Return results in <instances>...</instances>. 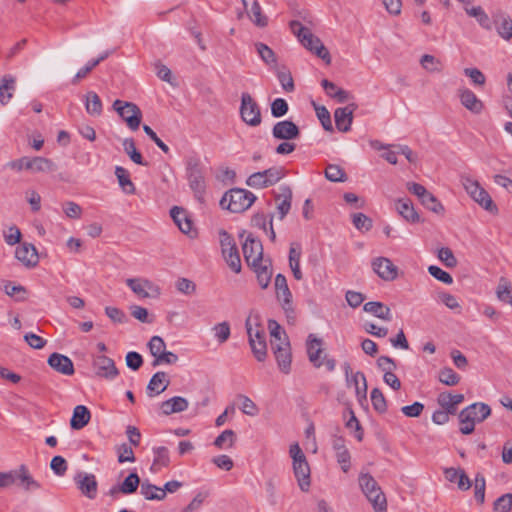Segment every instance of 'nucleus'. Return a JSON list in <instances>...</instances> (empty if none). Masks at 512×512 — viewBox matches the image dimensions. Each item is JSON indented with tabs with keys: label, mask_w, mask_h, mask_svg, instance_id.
Returning a JSON list of instances; mask_svg holds the SVG:
<instances>
[{
	"label": "nucleus",
	"mask_w": 512,
	"mask_h": 512,
	"mask_svg": "<svg viewBox=\"0 0 512 512\" xmlns=\"http://www.w3.org/2000/svg\"><path fill=\"white\" fill-rule=\"evenodd\" d=\"M396 210L407 222L412 224L420 222V216L410 199H399L396 202Z\"/></svg>",
	"instance_id": "nucleus-28"
},
{
	"label": "nucleus",
	"mask_w": 512,
	"mask_h": 512,
	"mask_svg": "<svg viewBox=\"0 0 512 512\" xmlns=\"http://www.w3.org/2000/svg\"><path fill=\"white\" fill-rule=\"evenodd\" d=\"M243 255L245 262L250 267H256L260 262H264L263 259V246L259 239L255 238L252 234H249L243 245Z\"/></svg>",
	"instance_id": "nucleus-14"
},
{
	"label": "nucleus",
	"mask_w": 512,
	"mask_h": 512,
	"mask_svg": "<svg viewBox=\"0 0 512 512\" xmlns=\"http://www.w3.org/2000/svg\"><path fill=\"white\" fill-rule=\"evenodd\" d=\"M359 486L372 504L375 512H387V500L377 481L369 473H361L358 478Z\"/></svg>",
	"instance_id": "nucleus-4"
},
{
	"label": "nucleus",
	"mask_w": 512,
	"mask_h": 512,
	"mask_svg": "<svg viewBox=\"0 0 512 512\" xmlns=\"http://www.w3.org/2000/svg\"><path fill=\"white\" fill-rule=\"evenodd\" d=\"M256 51L261 60L267 65H275L277 57L274 51L264 43L258 42L255 44Z\"/></svg>",
	"instance_id": "nucleus-49"
},
{
	"label": "nucleus",
	"mask_w": 512,
	"mask_h": 512,
	"mask_svg": "<svg viewBox=\"0 0 512 512\" xmlns=\"http://www.w3.org/2000/svg\"><path fill=\"white\" fill-rule=\"evenodd\" d=\"M485 486V477L477 473L475 476L474 497L479 504H483L485 501Z\"/></svg>",
	"instance_id": "nucleus-58"
},
{
	"label": "nucleus",
	"mask_w": 512,
	"mask_h": 512,
	"mask_svg": "<svg viewBox=\"0 0 512 512\" xmlns=\"http://www.w3.org/2000/svg\"><path fill=\"white\" fill-rule=\"evenodd\" d=\"M123 148L125 153L130 157V159L138 164L147 166L148 162L143 160L142 154L136 149L135 142L132 138H126L123 141Z\"/></svg>",
	"instance_id": "nucleus-44"
},
{
	"label": "nucleus",
	"mask_w": 512,
	"mask_h": 512,
	"mask_svg": "<svg viewBox=\"0 0 512 512\" xmlns=\"http://www.w3.org/2000/svg\"><path fill=\"white\" fill-rule=\"evenodd\" d=\"M91 418L89 409L84 405H78L74 408L70 426L72 429L80 430L85 427Z\"/></svg>",
	"instance_id": "nucleus-32"
},
{
	"label": "nucleus",
	"mask_w": 512,
	"mask_h": 512,
	"mask_svg": "<svg viewBox=\"0 0 512 512\" xmlns=\"http://www.w3.org/2000/svg\"><path fill=\"white\" fill-rule=\"evenodd\" d=\"M16 79L12 75H4L0 83V103L6 105L15 91Z\"/></svg>",
	"instance_id": "nucleus-37"
},
{
	"label": "nucleus",
	"mask_w": 512,
	"mask_h": 512,
	"mask_svg": "<svg viewBox=\"0 0 512 512\" xmlns=\"http://www.w3.org/2000/svg\"><path fill=\"white\" fill-rule=\"evenodd\" d=\"M272 135L276 139L289 141L298 138L300 130L294 122L283 120L274 125Z\"/></svg>",
	"instance_id": "nucleus-18"
},
{
	"label": "nucleus",
	"mask_w": 512,
	"mask_h": 512,
	"mask_svg": "<svg viewBox=\"0 0 512 512\" xmlns=\"http://www.w3.org/2000/svg\"><path fill=\"white\" fill-rule=\"evenodd\" d=\"M212 330L214 331L215 338L220 344L225 343L231 335L230 324L227 321L216 324Z\"/></svg>",
	"instance_id": "nucleus-57"
},
{
	"label": "nucleus",
	"mask_w": 512,
	"mask_h": 512,
	"mask_svg": "<svg viewBox=\"0 0 512 512\" xmlns=\"http://www.w3.org/2000/svg\"><path fill=\"white\" fill-rule=\"evenodd\" d=\"M373 271L384 281H393L398 276V268L386 257H377L372 261Z\"/></svg>",
	"instance_id": "nucleus-16"
},
{
	"label": "nucleus",
	"mask_w": 512,
	"mask_h": 512,
	"mask_svg": "<svg viewBox=\"0 0 512 512\" xmlns=\"http://www.w3.org/2000/svg\"><path fill=\"white\" fill-rule=\"evenodd\" d=\"M154 460L152 467H167L170 464L169 450L164 446L153 448Z\"/></svg>",
	"instance_id": "nucleus-52"
},
{
	"label": "nucleus",
	"mask_w": 512,
	"mask_h": 512,
	"mask_svg": "<svg viewBox=\"0 0 512 512\" xmlns=\"http://www.w3.org/2000/svg\"><path fill=\"white\" fill-rule=\"evenodd\" d=\"M461 183L470 197L483 209L493 214L498 212V208L493 202L491 196L477 180H474L469 176H462Z\"/></svg>",
	"instance_id": "nucleus-6"
},
{
	"label": "nucleus",
	"mask_w": 512,
	"mask_h": 512,
	"mask_svg": "<svg viewBox=\"0 0 512 512\" xmlns=\"http://www.w3.org/2000/svg\"><path fill=\"white\" fill-rule=\"evenodd\" d=\"M257 329L254 330L251 323V318L248 317L245 322V327L248 335V342L251 347L254 357L263 362L267 356V344L265 339V331L256 323Z\"/></svg>",
	"instance_id": "nucleus-9"
},
{
	"label": "nucleus",
	"mask_w": 512,
	"mask_h": 512,
	"mask_svg": "<svg viewBox=\"0 0 512 512\" xmlns=\"http://www.w3.org/2000/svg\"><path fill=\"white\" fill-rule=\"evenodd\" d=\"M240 115L249 126L256 127L261 124L260 107L248 92L241 95Z\"/></svg>",
	"instance_id": "nucleus-12"
},
{
	"label": "nucleus",
	"mask_w": 512,
	"mask_h": 512,
	"mask_svg": "<svg viewBox=\"0 0 512 512\" xmlns=\"http://www.w3.org/2000/svg\"><path fill=\"white\" fill-rule=\"evenodd\" d=\"M465 409L469 411V416L475 424L483 422L491 415L490 406L482 402L473 403Z\"/></svg>",
	"instance_id": "nucleus-36"
},
{
	"label": "nucleus",
	"mask_w": 512,
	"mask_h": 512,
	"mask_svg": "<svg viewBox=\"0 0 512 512\" xmlns=\"http://www.w3.org/2000/svg\"><path fill=\"white\" fill-rule=\"evenodd\" d=\"M93 366L96 375L99 377H104L111 380L119 374L114 361L105 355L97 356L93 361Z\"/></svg>",
	"instance_id": "nucleus-19"
},
{
	"label": "nucleus",
	"mask_w": 512,
	"mask_h": 512,
	"mask_svg": "<svg viewBox=\"0 0 512 512\" xmlns=\"http://www.w3.org/2000/svg\"><path fill=\"white\" fill-rule=\"evenodd\" d=\"M7 168L20 172L30 170L32 172H54L57 169L55 163L45 157H21L6 164Z\"/></svg>",
	"instance_id": "nucleus-7"
},
{
	"label": "nucleus",
	"mask_w": 512,
	"mask_h": 512,
	"mask_svg": "<svg viewBox=\"0 0 512 512\" xmlns=\"http://www.w3.org/2000/svg\"><path fill=\"white\" fill-rule=\"evenodd\" d=\"M333 449L336 452V458L342 470L347 472L350 468V453L345 446V440L342 437H334Z\"/></svg>",
	"instance_id": "nucleus-29"
},
{
	"label": "nucleus",
	"mask_w": 512,
	"mask_h": 512,
	"mask_svg": "<svg viewBox=\"0 0 512 512\" xmlns=\"http://www.w3.org/2000/svg\"><path fill=\"white\" fill-rule=\"evenodd\" d=\"M460 100L462 105L475 114H479L483 109L482 101L469 89L460 90Z\"/></svg>",
	"instance_id": "nucleus-30"
},
{
	"label": "nucleus",
	"mask_w": 512,
	"mask_h": 512,
	"mask_svg": "<svg viewBox=\"0 0 512 512\" xmlns=\"http://www.w3.org/2000/svg\"><path fill=\"white\" fill-rule=\"evenodd\" d=\"M363 309L365 312L385 321L392 320V313L388 306L378 301H370L364 304Z\"/></svg>",
	"instance_id": "nucleus-33"
},
{
	"label": "nucleus",
	"mask_w": 512,
	"mask_h": 512,
	"mask_svg": "<svg viewBox=\"0 0 512 512\" xmlns=\"http://www.w3.org/2000/svg\"><path fill=\"white\" fill-rule=\"evenodd\" d=\"M219 236L222 255L227 265L233 272L240 273L242 268L241 259L235 240L225 230H221Z\"/></svg>",
	"instance_id": "nucleus-10"
},
{
	"label": "nucleus",
	"mask_w": 512,
	"mask_h": 512,
	"mask_svg": "<svg viewBox=\"0 0 512 512\" xmlns=\"http://www.w3.org/2000/svg\"><path fill=\"white\" fill-rule=\"evenodd\" d=\"M512 509V493H506L494 502L495 512H509Z\"/></svg>",
	"instance_id": "nucleus-61"
},
{
	"label": "nucleus",
	"mask_w": 512,
	"mask_h": 512,
	"mask_svg": "<svg viewBox=\"0 0 512 512\" xmlns=\"http://www.w3.org/2000/svg\"><path fill=\"white\" fill-rule=\"evenodd\" d=\"M458 417L460 422V432L464 435L472 434L475 430V423L469 416V411L467 409L461 410Z\"/></svg>",
	"instance_id": "nucleus-54"
},
{
	"label": "nucleus",
	"mask_w": 512,
	"mask_h": 512,
	"mask_svg": "<svg viewBox=\"0 0 512 512\" xmlns=\"http://www.w3.org/2000/svg\"><path fill=\"white\" fill-rule=\"evenodd\" d=\"M113 108L131 130H137L139 128L142 112L136 104L117 99L113 103Z\"/></svg>",
	"instance_id": "nucleus-11"
},
{
	"label": "nucleus",
	"mask_w": 512,
	"mask_h": 512,
	"mask_svg": "<svg viewBox=\"0 0 512 512\" xmlns=\"http://www.w3.org/2000/svg\"><path fill=\"white\" fill-rule=\"evenodd\" d=\"M277 78L283 88L286 92H293L295 89L294 81L292 78V75L290 71H288L286 68L280 69L277 72Z\"/></svg>",
	"instance_id": "nucleus-59"
},
{
	"label": "nucleus",
	"mask_w": 512,
	"mask_h": 512,
	"mask_svg": "<svg viewBox=\"0 0 512 512\" xmlns=\"http://www.w3.org/2000/svg\"><path fill=\"white\" fill-rule=\"evenodd\" d=\"M421 204L432 211L433 213L443 215L444 214V206L442 203L429 191L420 199Z\"/></svg>",
	"instance_id": "nucleus-47"
},
{
	"label": "nucleus",
	"mask_w": 512,
	"mask_h": 512,
	"mask_svg": "<svg viewBox=\"0 0 512 512\" xmlns=\"http://www.w3.org/2000/svg\"><path fill=\"white\" fill-rule=\"evenodd\" d=\"M355 386L356 395L358 397H366L367 394V382L366 377L362 372H356L352 375L351 379L347 380Z\"/></svg>",
	"instance_id": "nucleus-53"
},
{
	"label": "nucleus",
	"mask_w": 512,
	"mask_h": 512,
	"mask_svg": "<svg viewBox=\"0 0 512 512\" xmlns=\"http://www.w3.org/2000/svg\"><path fill=\"white\" fill-rule=\"evenodd\" d=\"M325 177L331 182H345L347 174L340 166L328 164L325 169Z\"/></svg>",
	"instance_id": "nucleus-51"
},
{
	"label": "nucleus",
	"mask_w": 512,
	"mask_h": 512,
	"mask_svg": "<svg viewBox=\"0 0 512 512\" xmlns=\"http://www.w3.org/2000/svg\"><path fill=\"white\" fill-rule=\"evenodd\" d=\"M48 364L55 371L63 375L70 376L75 372L72 360L60 353H52L48 358Z\"/></svg>",
	"instance_id": "nucleus-23"
},
{
	"label": "nucleus",
	"mask_w": 512,
	"mask_h": 512,
	"mask_svg": "<svg viewBox=\"0 0 512 512\" xmlns=\"http://www.w3.org/2000/svg\"><path fill=\"white\" fill-rule=\"evenodd\" d=\"M170 215L182 233L187 234L190 237H193L196 234L192 229V221L183 208L174 206L170 210Z\"/></svg>",
	"instance_id": "nucleus-26"
},
{
	"label": "nucleus",
	"mask_w": 512,
	"mask_h": 512,
	"mask_svg": "<svg viewBox=\"0 0 512 512\" xmlns=\"http://www.w3.org/2000/svg\"><path fill=\"white\" fill-rule=\"evenodd\" d=\"M262 173L265 177V180L268 182L269 186L277 183L284 177V170L283 168L280 167H271L269 169L262 171Z\"/></svg>",
	"instance_id": "nucleus-63"
},
{
	"label": "nucleus",
	"mask_w": 512,
	"mask_h": 512,
	"mask_svg": "<svg viewBox=\"0 0 512 512\" xmlns=\"http://www.w3.org/2000/svg\"><path fill=\"white\" fill-rule=\"evenodd\" d=\"M140 484V478L137 473H130L124 481L119 485V489L121 493L124 495H129L136 492L138 486Z\"/></svg>",
	"instance_id": "nucleus-48"
},
{
	"label": "nucleus",
	"mask_w": 512,
	"mask_h": 512,
	"mask_svg": "<svg viewBox=\"0 0 512 512\" xmlns=\"http://www.w3.org/2000/svg\"><path fill=\"white\" fill-rule=\"evenodd\" d=\"M8 474L12 475L13 484L18 483L25 491H33L41 487L40 483L31 476L25 465H21L17 470L9 471Z\"/></svg>",
	"instance_id": "nucleus-17"
},
{
	"label": "nucleus",
	"mask_w": 512,
	"mask_h": 512,
	"mask_svg": "<svg viewBox=\"0 0 512 512\" xmlns=\"http://www.w3.org/2000/svg\"><path fill=\"white\" fill-rule=\"evenodd\" d=\"M236 441V434L231 429L224 430L215 440L214 445L219 448H231Z\"/></svg>",
	"instance_id": "nucleus-50"
},
{
	"label": "nucleus",
	"mask_w": 512,
	"mask_h": 512,
	"mask_svg": "<svg viewBox=\"0 0 512 512\" xmlns=\"http://www.w3.org/2000/svg\"><path fill=\"white\" fill-rule=\"evenodd\" d=\"M465 11L470 17H474L482 28L491 30V20L481 6L465 8Z\"/></svg>",
	"instance_id": "nucleus-43"
},
{
	"label": "nucleus",
	"mask_w": 512,
	"mask_h": 512,
	"mask_svg": "<svg viewBox=\"0 0 512 512\" xmlns=\"http://www.w3.org/2000/svg\"><path fill=\"white\" fill-rule=\"evenodd\" d=\"M188 400L184 397L175 396L161 403L162 413L170 415L173 413L183 412L188 408Z\"/></svg>",
	"instance_id": "nucleus-31"
},
{
	"label": "nucleus",
	"mask_w": 512,
	"mask_h": 512,
	"mask_svg": "<svg viewBox=\"0 0 512 512\" xmlns=\"http://www.w3.org/2000/svg\"><path fill=\"white\" fill-rule=\"evenodd\" d=\"M85 108L87 113L92 116H99L102 113V102L95 92L87 93Z\"/></svg>",
	"instance_id": "nucleus-45"
},
{
	"label": "nucleus",
	"mask_w": 512,
	"mask_h": 512,
	"mask_svg": "<svg viewBox=\"0 0 512 512\" xmlns=\"http://www.w3.org/2000/svg\"><path fill=\"white\" fill-rule=\"evenodd\" d=\"M438 258L448 268H454L457 265V259L454 256L452 250L448 247H442L438 251Z\"/></svg>",
	"instance_id": "nucleus-64"
},
{
	"label": "nucleus",
	"mask_w": 512,
	"mask_h": 512,
	"mask_svg": "<svg viewBox=\"0 0 512 512\" xmlns=\"http://www.w3.org/2000/svg\"><path fill=\"white\" fill-rule=\"evenodd\" d=\"M256 200V196L242 188H232L220 200V206L232 213H241L249 209Z\"/></svg>",
	"instance_id": "nucleus-3"
},
{
	"label": "nucleus",
	"mask_w": 512,
	"mask_h": 512,
	"mask_svg": "<svg viewBox=\"0 0 512 512\" xmlns=\"http://www.w3.org/2000/svg\"><path fill=\"white\" fill-rule=\"evenodd\" d=\"M357 108L356 104H350L346 107L337 108L334 112L336 127L339 131L348 132L353 120V112Z\"/></svg>",
	"instance_id": "nucleus-24"
},
{
	"label": "nucleus",
	"mask_w": 512,
	"mask_h": 512,
	"mask_svg": "<svg viewBox=\"0 0 512 512\" xmlns=\"http://www.w3.org/2000/svg\"><path fill=\"white\" fill-rule=\"evenodd\" d=\"M271 349L276 358L279 369L288 374L291 370L292 354L289 339L283 332V339L280 343L271 341Z\"/></svg>",
	"instance_id": "nucleus-13"
},
{
	"label": "nucleus",
	"mask_w": 512,
	"mask_h": 512,
	"mask_svg": "<svg viewBox=\"0 0 512 512\" xmlns=\"http://www.w3.org/2000/svg\"><path fill=\"white\" fill-rule=\"evenodd\" d=\"M206 168L197 156L186 159V177L189 187L194 192L198 201L203 202L206 190Z\"/></svg>",
	"instance_id": "nucleus-2"
},
{
	"label": "nucleus",
	"mask_w": 512,
	"mask_h": 512,
	"mask_svg": "<svg viewBox=\"0 0 512 512\" xmlns=\"http://www.w3.org/2000/svg\"><path fill=\"white\" fill-rule=\"evenodd\" d=\"M242 3L247 10L249 18L253 21V23L258 27H265L268 24V19L265 15L262 14L261 7L256 0H253L251 9H247V0H242Z\"/></svg>",
	"instance_id": "nucleus-39"
},
{
	"label": "nucleus",
	"mask_w": 512,
	"mask_h": 512,
	"mask_svg": "<svg viewBox=\"0 0 512 512\" xmlns=\"http://www.w3.org/2000/svg\"><path fill=\"white\" fill-rule=\"evenodd\" d=\"M115 175L118 179L120 187L126 194H135L136 188L130 179L128 170L121 166H116Z\"/></svg>",
	"instance_id": "nucleus-41"
},
{
	"label": "nucleus",
	"mask_w": 512,
	"mask_h": 512,
	"mask_svg": "<svg viewBox=\"0 0 512 512\" xmlns=\"http://www.w3.org/2000/svg\"><path fill=\"white\" fill-rule=\"evenodd\" d=\"M275 201L277 204V211L279 219L283 220L289 213L292 201V190L287 185H282L278 188V192H274Z\"/></svg>",
	"instance_id": "nucleus-20"
},
{
	"label": "nucleus",
	"mask_w": 512,
	"mask_h": 512,
	"mask_svg": "<svg viewBox=\"0 0 512 512\" xmlns=\"http://www.w3.org/2000/svg\"><path fill=\"white\" fill-rule=\"evenodd\" d=\"M322 339L316 337L314 334H309L306 341V348L309 361L316 367L319 368L323 365L320 356L323 353Z\"/></svg>",
	"instance_id": "nucleus-25"
},
{
	"label": "nucleus",
	"mask_w": 512,
	"mask_h": 512,
	"mask_svg": "<svg viewBox=\"0 0 512 512\" xmlns=\"http://www.w3.org/2000/svg\"><path fill=\"white\" fill-rule=\"evenodd\" d=\"M127 286L140 298L150 297V291L159 293V289L150 280L143 278H129Z\"/></svg>",
	"instance_id": "nucleus-21"
},
{
	"label": "nucleus",
	"mask_w": 512,
	"mask_h": 512,
	"mask_svg": "<svg viewBox=\"0 0 512 512\" xmlns=\"http://www.w3.org/2000/svg\"><path fill=\"white\" fill-rule=\"evenodd\" d=\"M316 111V115L320 120L323 128L327 131L332 130L331 116L329 111L324 106H319L315 102L312 103Z\"/></svg>",
	"instance_id": "nucleus-60"
},
{
	"label": "nucleus",
	"mask_w": 512,
	"mask_h": 512,
	"mask_svg": "<svg viewBox=\"0 0 512 512\" xmlns=\"http://www.w3.org/2000/svg\"><path fill=\"white\" fill-rule=\"evenodd\" d=\"M74 481L80 492L88 499H95L98 491V483L94 474L78 472Z\"/></svg>",
	"instance_id": "nucleus-15"
},
{
	"label": "nucleus",
	"mask_w": 512,
	"mask_h": 512,
	"mask_svg": "<svg viewBox=\"0 0 512 512\" xmlns=\"http://www.w3.org/2000/svg\"><path fill=\"white\" fill-rule=\"evenodd\" d=\"M301 246L298 243H292L289 249V266L296 280H301L303 274L300 269Z\"/></svg>",
	"instance_id": "nucleus-35"
},
{
	"label": "nucleus",
	"mask_w": 512,
	"mask_h": 512,
	"mask_svg": "<svg viewBox=\"0 0 512 512\" xmlns=\"http://www.w3.org/2000/svg\"><path fill=\"white\" fill-rule=\"evenodd\" d=\"M289 454L293 460V471L297 479L299 488L303 492H307L310 488V467L306 456L301 450L298 443L290 446Z\"/></svg>",
	"instance_id": "nucleus-5"
},
{
	"label": "nucleus",
	"mask_w": 512,
	"mask_h": 512,
	"mask_svg": "<svg viewBox=\"0 0 512 512\" xmlns=\"http://www.w3.org/2000/svg\"><path fill=\"white\" fill-rule=\"evenodd\" d=\"M270 261L260 262L256 267H252L257 275L258 284L261 288L266 289L271 281L272 271L269 268Z\"/></svg>",
	"instance_id": "nucleus-40"
},
{
	"label": "nucleus",
	"mask_w": 512,
	"mask_h": 512,
	"mask_svg": "<svg viewBox=\"0 0 512 512\" xmlns=\"http://www.w3.org/2000/svg\"><path fill=\"white\" fill-rule=\"evenodd\" d=\"M167 374L163 371L156 372L147 385V395L153 397L164 392L169 386Z\"/></svg>",
	"instance_id": "nucleus-27"
},
{
	"label": "nucleus",
	"mask_w": 512,
	"mask_h": 512,
	"mask_svg": "<svg viewBox=\"0 0 512 512\" xmlns=\"http://www.w3.org/2000/svg\"><path fill=\"white\" fill-rule=\"evenodd\" d=\"M371 402L373 408L379 413L387 411V402L385 396L379 388H374L371 391Z\"/></svg>",
	"instance_id": "nucleus-55"
},
{
	"label": "nucleus",
	"mask_w": 512,
	"mask_h": 512,
	"mask_svg": "<svg viewBox=\"0 0 512 512\" xmlns=\"http://www.w3.org/2000/svg\"><path fill=\"white\" fill-rule=\"evenodd\" d=\"M16 258L26 267H34L38 264L39 257L33 244L23 243L16 248Z\"/></svg>",
	"instance_id": "nucleus-22"
},
{
	"label": "nucleus",
	"mask_w": 512,
	"mask_h": 512,
	"mask_svg": "<svg viewBox=\"0 0 512 512\" xmlns=\"http://www.w3.org/2000/svg\"><path fill=\"white\" fill-rule=\"evenodd\" d=\"M439 381L448 386H455L460 381V376L450 367H445L439 372Z\"/></svg>",
	"instance_id": "nucleus-56"
},
{
	"label": "nucleus",
	"mask_w": 512,
	"mask_h": 512,
	"mask_svg": "<svg viewBox=\"0 0 512 512\" xmlns=\"http://www.w3.org/2000/svg\"><path fill=\"white\" fill-rule=\"evenodd\" d=\"M276 298L286 315L287 321L293 324L296 320V313L293 306L292 293L288 287L286 277L283 274H277L275 277Z\"/></svg>",
	"instance_id": "nucleus-8"
},
{
	"label": "nucleus",
	"mask_w": 512,
	"mask_h": 512,
	"mask_svg": "<svg viewBox=\"0 0 512 512\" xmlns=\"http://www.w3.org/2000/svg\"><path fill=\"white\" fill-rule=\"evenodd\" d=\"M352 223L358 230L369 231L372 228V220L363 213L353 214Z\"/></svg>",
	"instance_id": "nucleus-62"
},
{
	"label": "nucleus",
	"mask_w": 512,
	"mask_h": 512,
	"mask_svg": "<svg viewBox=\"0 0 512 512\" xmlns=\"http://www.w3.org/2000/svg\"><path fill=\"white\" fill-rule=\"evenodd\" d=\"M496 294L500 301L508 303L512 306V286L506 278H500Z\"/></svg>",
	"instance_id": "nucleus-46"
},
{
	"label": "nucleus",
	"mask_w": 512,
	"mask_h": 512,
	"mask_svg": "<svg viewBox=\"0 0 512 512\" xmlns=\"http://www.w3.org/2000/svg\"><path fill=\"white\" fill-rule=\"evenodd\" d=\"M289 26L292 33L307 50L322 59L325 64L329 65L331 63V55L328 49L324 46L320 38L315 36L309 28L305 27L298 20H292Z\"/></svg>",
	"instance_id": "nucleus-1"
},
{
	"label": "nucleus",
	"mask_w": 512,
	"mask_h": 512,
	"mask_svg": "<svg viewBox=\"0 0 512 512\" xmlns=\"http://www.w3.org/2000/svg\"><path fill=\"white\" fill-rule=\"evenodd\" d=\"M497 33L506 41L512 39V19L508 15H499L494 19Z\"/></svg>",
	"instance_id": "nucleus-38"
},
{
	"label": "nucleus",
	"mask_w": 512,
	"mask_h": 512,
	"mask_svg": "<svg viewBox=\"0 0 512 512\" xmlns=\"http://www.w3.org/2000/svg\"><path fill=\"white\" fill-rule=\"evenodd\" d=\"M140 493L147 500H163L165 498V490L147 481L141 484Z\"/></svg>",
	"instance_id": "nucleus-42"
},
{
	"label": "nucleus",
	"mask_w": 512,
	"mask_h": 512,
	"mask_svg": "<svg viewBox=\"0 0 512 512\" xmlns=\"http://www.w3.org/2000/svg\"><path fill=\"white\" fill-rule=\"evenodd\" d=\"M437 401L443 409H446L451 415H454L457 406L464 401V396L462 394L441 393Z\"/></svg>",
	"instance_id": "nucleus-34"
}]
</instances>
